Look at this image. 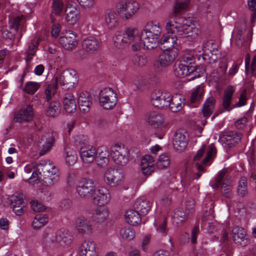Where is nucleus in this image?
<instances>
[{"label": "nucleus", "instance_id": "1", "mask_svg": "<svg viewBox=\"0 0 256 256\" xmlns=\"http://www.w3.org/2000/svg\"><path fill=\"white\" fill-rule=\"evenodd\" d=\"M114 40L116 47L122 48L132 43V44L140 43V38L137 28H127L122 34H116Z\"/></svg>", "mask_w": 256, "mask_h": 256}, {"label": "nucleus", "instance_id": "2", "mask_svg": "<svg viewBox=\"0 0 256 256\" xmlns=\"http://www.w3.org/2000/svg\"><path fill=\"white\" fill-rule=\"evenodd\" d=\"M49 160H41L40 162H32L27 164L24 168V172L26 174H30L32 172L31 176L28 179L29 183L34 184L36 183L40 178L42 172L43 174L47 171L46 166H52Z\"/></svg>", "mask_w": 256, "mask_h": 256}, {"label": "nucleus", "instance_id": "3", "mask_svg": "<svg viewBox=\"0 0 256 256\" xmlns=\"http://www.w3.org/2000/svg\"><path fill=\"white\" fill-rule=\"evenodd\" d=\"M56 92V86L48 85L45 88L44 99L45 102L52 100L49 104L46 110V114L50 117L54 118L57 116L60 112L61 105L60 102L56 100H54V97Z\"/></svg>", "mask_w": 256, "mask_h": 256}, {"label": "nucleus", "instance_id": "4", "mask_svg": "<svg viewBox=\"0 0 256 256\" xmlns=\"http://www.w3.org/2000/svg\"><path fill=\"white\" fill-rule=\"evenodd\" d=\"M178 28V36L186 38L189 41L196 39L200 33V30L195 26L194 22L190 18H184L181 26Z\"/></svg>", "mask_w": 256, "mask_h": 256}, {"label": "nucleus", "instance_id": "5", "mask_svg": "<svg viewBox=\"0 0 256 256\" xmlns=\"http://www.w3.org/2000/svg\"><path fill=\"white\" fill-rule=\"evenodd\" d=\"M226 170L224 169L220 170L217 174L214 180L210 182V186L212 188H218L220 186H222V192L227 198L231 195L232 186L230 180V177L225 176Z\"/></svg>", "mask_w": 256, "mask_h": 256}, {"label": "nucleus", "instance_id": "6", "mask_svg": "<svg viewBox=\"0 0 256 256\" xmlns=\"http://www.w3.org/2000/svg\"><path fill=\"white\" fill-rule=\"evenodd\" d=\"M78 82L76 72L70 69L64 71L58 77H56L54 86H56L60 84L63 89L68 90L73 88Z\"/></svg>", "mask_w": 256, "mask_h": 256}, {"label": "nucleus", "instance_id": "7", "mask_svg": "<svg viewBox=\"0 0 256 256\" xmlns=\"http://www.w3.org/2000/svg\"><path fill=\"white\" fill-rule=\"evenodd\" d=\"M100 105L106 110L112 108L118 102L117 94L110 88H104L99 94Z\"/></svg>", "mask_w": 256, "mask_h": 256}, {"label": "nucleus", "instance_id": "8", "mask_svg": "<svg viewBox=\"0 0 256 256\" xmlns=\"http://www.w3.org/2000/svg\"><path fill=\"white\" fill-rule=\"evenodd\" d=\"M128 150L124 146L115 144L111 147V155L114 162L120 166L126 165L129 160Z\"/></svg>", "mask_w": 256, "mask_h": 256}, {"label": "nucleus", "instance_id": "9", "mask_svg": "<svg viewBox=\"0 0 256 256\" xmlns=\"http://www.w3.org/2000/svg\"><path fill=\"white\" fill-rule=\"evenodd\" d=\"M139 9L138 2L134 1L120 2L116 4V10L122 19H128Z\"/></svg>", "mask_w": 256, "mask_h": 256}, {"label": "nucleus", "instance_id": "10", "mask_svg": "<svg viewBox=\"0 0 256 256\" xmlns=\"http://www.w3.org/2000/svg\"><path fill=\"white\" fill-rule=\"evenodd\" d=\"M95 186L92 180L89 178H82L78 184L76 192L82 198L92 197L94 192Z\"/></svg>", "mask_w": 256, "mask_h": 256}, {"label": "nucleus", "instance_id": "11", "mask_svg": "<svg viewBox=\"0 0 256 256\" xmlns=\"http://www.w3.org/2000/svg\"><path fill=\"white\" fill-rule=\"evenodd\" d=\"M170 94L167 92L155 90L151 94L152 105L158 108H168L170 105Z\"/></svg>", "mask_w": 256, "mask_h": 256}, {"label": "nucleus", "instance_id": "12", "mask_svg": "<svg viewBox=\"0 0 256 256\" xmlns=\"http://www.w3.org/2000/svg\"><path fill=\"white\" fill-rule=\"evenodd\" d=\"M34 116L33 106L26 104L19 110L14 113V120L16 122L22 124L31 121Z\"/></svg>", "mask_w": 256, "mask_h": 256}, {"label": "nucleus", "instance_id": "13", "mask_svg": "<svg viewBox=\"0 0 256 256\" xmlns=\"http://www.w3.org/2000/svg\"><path fill=\"white\" fill-rule=\"evenodd\" d=\"M104 178L108 185L116 186L122 182L123 174L120 170L110 168L105 171Z\"/></svg>", "mask_w": 256, "mask_h": 256}, {"label": "nucleus", "instance_id": "14", "mask_svg": "<svg viewBox=\"0 0 256 256\" xmlns=\"http://www.w3.org/2000/svg\"><path fill=\"white\" fill-rule=\"evenodd\" d=\"M196 68L188 66L176 62L174 66V74L178 78H184L187 76H192V79L200 76V74L197 72Z\"/></svg>", "mask_w": 256, "mask_h": 256}, {"label": "nucleus", "instance_id": "15", "mask_svg": "<svg viewBox=\"0 0 256 256\" xmlns=\"http://www.w3.org/2000/svg\"><path fill=\"white\" fill-rule=\"evenodd\" d=\"M59 42L65 50H72L78 44L76 33L71 30L66 31L60 37Z\"/></svg>", "mask_w": 256, "mask_h": 256}, {"label": "nucleus", "instance_id": "16", "mask_svg": "<svg viewBox=\"0 0 256 256\" xmlns=\"http://www.w3.org/2000/svg\"><path fill=\"white\" fill-rule=\"evenodd\" d=\"M140 42L138 44H134L132 45V49L134 51H136L143 47L145 49L152 50L156 48L158 42V38L151 36H142V35Z\"/></svg>", "mask_w": 256, "mask_h": 256}, {"label": "nucleus", "instance_id": "17", "mask_svg": "<svg viewBox=\"0 0 256 256\" xmlns=\"http://www.w3.org/2000/svg\"><path fill=\"white\" fill-rule=\"evenodd\" d=\"M162 50V52L158 56L157 64L163 68H166L174 62L178 56V50Z\"/></svg>", "mask_w": 256, "mask_h": 256}, {"label": "nucleus", "instance_id": "18", "mask_svg": "<svg viewBox=\"0 0 256 256\" xmlns=\"http://www.w3.org/2000/svg\"><path fill=\"white\" fill-rule=\"evenodd\" d=\"M93 202L99 206H103L106 204L110 200V196L108 189L104 186L94 189L93 196Z\"/></svg>", "mask_w": 256, "mask_h": 256}, {"label": "nucleus", "instance_id": "19", "mask_svg": "<svg viewBox=\"0 0 256 256\" xmlns=\"http://www.w3.org/2000/svg\"><path fill=\"white\" fill-rule=\"evenodd\" d=\"M188 142L187 132L184 130H178L175 133L173 140L174 148L178 152H182L186 147Z\"/></svg>", "mask_w": 256, "mask_h": 256}, {"label": "nucleus", "instance_id": "20", "mask_svg": "<svg viewBox=\"0 0 256 256\" xmlns=\"http://www.w3.org/2000/svg\"><path fill=\"white\" fill-rule=\"evenodd\" d=\"M47 171L44 174V182L46 186H52L59 180L58 170L53 164L46 166Z\"/></svg>", "mask_w": 256, "mask_h": 256}, {"label": "nucleus", "instance_id": "21", "mask_svg": "<svg viewBox=\"0 0 256 256\" xmlns=\"http://www.w3.org/2000/svg\"><path fill=\"white\" fill-rule=\"evenodd\" d=\"M52 240L55 244L56 246L64 247L70 244L72 236L68 230H60L56 233Z\"/></svg>", "mask_w": 256, "mask_h": 256}, {"label": "nucleus", "instance_id": "22", "mask_svg": "<svg viewBox=\"0 0 256 256\" xmlns=\"http://www.w3.org/2000/svg\"><path fill=\"white\" fill-rule=\"evenodd\" d=\"M232 234L233 240L236 244L244 246L250 242L246 230L242 227L234 226L232 230Z\"/></svg>", "mask_w": 256, "mask_h": 256}, {"label": "nucleus", "instance_id": "23", "mask_svg": "<svg viewBox=\"0 0 256 256\" xmlns=\"http://www.w3.org/2000/svg\"><path fill=\"white\" fill-rule=\"evenodd\" d=\"M96 149L91 145H84L81 146L80 153L82 161L86 163H90L95 159Z\"/></svg>", "mask_w": 256, "mask_h": 256}, {"label": "nucleus", "instance_id": "24", "mask_svg": "<svg viewBox=\"0 0 256 256\" xmlns=\"http://www.w3.org/2000/svg\"><path fill=\"white\" fill-rule=\"evenodd\" d=\"M242 138L240 133L235 131L228 132L222 138V140L226 148H231L236 145Z\"/></svg>", "mask_w": 256, "mask_h": 256}, {"label": "nucleus", "instance_id": "25", "mask_svg": "<svg viewBox=\"0 0 256 256\" xmlns=\"http://www.w3.org/2000/svg\"><path fill=\"white\" fill-rule=\"evenodd\" d=\"M177 37L174 34L166 33L164 34L159 42L161 50H178L174 48L176 44Z\"/></svg>", "mask_w": 256, "mask_h": 256}, {"label": "nucleus", "instance_id": "26", "mask_svg": "<svg viewBox=\"0 0 256 256\" xmlns=\"http://www.w3.org/2000/svg\"><path fill=\"white\" fill-rule=\"evenodd\" d=\"M162 32V28L159 22H150L145 26L142 32V36H151L159 38Z\"/></svg>", "mask_w": 256, "mask_h": 256}, {"label": "nucleus", "instance_id": "27", "mask_svg": "<svg viewBox=\"0 0 256 256\" xmlns=\"http://www.w3.org/2000/svg\"><path fill=\"white\" fill-rule=\"evenodd\" d=\"M92 103V98L88 92H81L78 96V104L80 109L84 112H88Z\"/></svg>", "mask_w": 256, "mask_h": 256}, {"label": "nucleus", "instance_id": "28", "mask_svg": "<svg viewBox=\"0 0 256 256\" xmlns=\"http://www.w3.org/2000/svg\"><path fill=\"white\" fill-rule=\"evenodd\" d=\"M100 42L94 37L90 36L84 39L82 46L86 52L93 54L98 51L100 46Z\"/></svg>", "mask_w": 256, "mask_h": 256}, {"label": "nucleus", "instance_id": "29", "mask_svg": "<svg viewBox=\"0 0 256 256\" xmlns=\"http://www.w3.org/2000/svg\"><path fill=\"white\" fill-rule=\"evenodd\" d=\"M55 138L52 132H48L44 135L40 140L42 149L40 152V156L44 155L52 147L54 142Z\"/></svg>", "mask_w": 256, "mask_h": 256}, {"label": "nucleus", "instance_id": "30", "mask_svg": "<svg viewBox=\"0 0 256 256\" xmlns=\"http://www.w3.org/2000/svg\"><path fill=\"white\" fill-rule=\"evenodd\" d=\"M141 169L145 176L151 174L154 171V160L150 155L144 156L141 160Z\"/></svg>", "mask_w": 256, "mask_h": 256}, {"label": "nucleus", "instance_id": "31", "mask_svg": "<svg viewBox=\"0 0 256 256\" xmlns=\"http://www.w3.org/2000/svg\"><path fill=\"white\" fill-rule=\"evenodd\" d=\"M204 94V90L202 87L198 86L192 92L188 104L190 106L197 107L202 101Z\"/></svg>", "mask_w": 256, "mask_h": 256}, {"label": "nucleus", "instance_id": "32", "mask_svg": "<svg viewBox=\"0 0 256 256\" xmlns=\"http://www.w3.org/2000/svg\"><path fill=\"white\" fill-rule=\"evenodd\" d=\"M170 105L168 107L173 112L180 111L184 104V98L181 94H176L172 96L170 95Z\"/></svg>", "mask_w": 256, "mask_h": 256}, {"label": "nucleus", "instance_id": "33", "mask_svg": "<svg viewBox=\"0 0 256 256\" xmlns=\"http://www.w3.org/2000/svg\"><path fill=\"white\" fill-rule=\"evenodd\" d=\"M95 158L99 166L106 164L109 161V152L107 147L102 146L98 148Z\"/></svg>", "mask_w": 256, "mask_h": 256}, {"label": "nucleus", "instance_id": "34", "mask_svg": "<svg viewBox=\"0 0 256 256\" xmlns=\"http://www.w3.org/2000/svg\"><path fill=\"white\" fill-rule=\"evenodd\" d=\"M76 228L78 232L82 234L92 232V228L90 222L84 217L78 218L76 222Z\"/></svg>", "mask_w": 256, "mask_h": 256}, {"label": "nucleus", "instance_id": "35", "mask_svg": "<svg viewBox=\"0 0 256 256\" xmlns=\"http://www.w3.org/2000/svg\"><path fill=\"white\" fill-rule=\"evenodd\" d=\"M80 256H97L94 243L90 240L84 242L81 246Z\"/></svg>", "mask_w": 256, "mask_h": 256}, {"label": "nucleus", "instance_id": "36", "mask_svg": "<svg viewBox=\"0 0 256 256\" xmlns=\"http://www.w3.org/2000/svg\"><path fill=\"white\" fill-rule=\"evenodd\" d=\"M151 205L150 202L142 198H138L136 200L134 207L140 213V214L144 216L148 214Z\"/></svg>", "mask_w": 256, "mask_h": 256}, {"label": "nucleus", "instance_id": "37", "mask_svg": "<svg viewBox=\"0 0 256 256\" xmlns=\"http://www.w3.org/2000/svg\"><path fill=\"white\" fill-rule=\"evenodd\" d=\"M234 92V90L232 86L228 87L224 92L222 105L223 108L226 111L230 112L233 108L236 107V106L230 107L232 96Z\"/></svg>", "mask_w": 256, "mask_h": 256}, {"label": "nucleus", "instance_id": "38", "mask_svg": "<svg viewBox=\"0 0 256 256\" xmlns=\"http://www.w3.org/2000/svg\"><path fill=\"white\" fill-rule=\"evenodd\" d=\"M63 105L65 110L72 113L76 110V104L74 96L72 93H66L63 98Z\"/></svg>", "mask_w": 256, "mask_h": 256}, {"label": "nucleus", "instance_id": "39", "mask_svg": "<svg viewBox=\"0 0 256 256\" xmlns=\"http://www.w3.org/2000/svg\"><path fill=\"white\" fill-rule=\"evenodd\" d=\"M108 216V210L106 208H101L95 210L92 216V220L98 224L104 222Z\"/></svg>", "mask_w": 256, "mask_h": 256}, {"label": "nucleus", "instance_id": "40", "mask_svg": "<svg viewBox=\"0 0 256 256\" xmlns=\"http://www.w3.org/2000/svg\"><path fill=\"white\" fill-rule=\"evenodd\" d=\"M65 19L70 24H75L79 18L80 12L76 6H70L66 10Z\"/></svg>", "mask_w": 256, "mask_h": 256}, {"label": "nucleus", "instance_id": "41", "mask_svg": "<svg viewBox=\"0 0 256 256\" xmlns=\"http://www.w3.org/2000/svg\"><path fill=\"white\" fill-rule=\"evenodd\" d=\"M216 99L210 96L206 100L203 104L202 112L204 118H208L212 114L216 104Z\"/></svg>", "mask_w": 256, "mask_h": 256}, {"label": "nucleus", "instance_id": "42", "mask_svg": "<svg viewBox=\"0 0 256 256\" xmlns=\"http://www.w3.org/2000/svg\"><path fill=\"white\" fill-rule=\"evenodd\" d=\"M105 22L109 28H114L118 25V16L114 11L108 10L105 15Z\"/></svg>", "mask_w": 256, "mask_h": 256}, {"label": "nucleus", "instance_id": "43", "mask_svg": "<svg viewBox=\"0 0 256 256\" xmlns=\"http://www.w3.org/2000/svg\"><path fill=\"white\" fill-rule=\"evenodd\" d=\"M192 0H176L174 14L176 16L187 10L191 5Z\"/></svg>", "mask_w": 256, "mask_h": 256}, {"label": "nucleus", "instance_id": "44", "mask_svg": "<svg viewBox=\"0 0 256 256\" xmlns=\"http://www.w3.org/2000/svg\"><path fill=\"white\" fill-rule=\"evenodd\" d=\"M147 122L150 125L158 128L163 123V118L159 113L152 112L148 116Z\"/></svg>", "mask_w": 256, "mask_h": 256}, {"label": "nucleus", "instance_id": "45", "mask_svg": "<svg viewBox=\"0 0 256 256\" xmlns=\"http://www.w3.org/2000/svg\"><path fill=\"white\" fill-rule=\"evenodd\" d=\"M125 215L126 220L130 224L136 225L140 222V214L136 210H128L126 212Z\"/></svg>", "mask_w": 256, "mask_h": 256}, {"label": "nucleus", "instance_id": "46", "mask_svg": "<svg viewBox=\"0 0 256 256\" xmlns=\"http://www.w3.org/2000/svg\"><path fill=\"white\" fill-rule=\"evenodd\" d=\"M190 216V215L187 214L186 212H184L182 208L177 209L173 216L174 222L178 226L180 225Z\"/></svg>", "mask_w": 256, "mask_h": 256}, {"label": "nucleus", "instance_id": "47", "mask_svg": "<svg viewBox=\"0 0 256 256\" xmlns=\"http://www.w3.org/2000/svg\"><path fill=\"white\" fill-rule=\"evenodd\" d=\"M48 216L46 214H38L36 216L32 226L34 229H38L44 226L48 222Z\"/></svg>", "mask_w": 256, "mask_h": 256}, {"label": "nucleus", "instance_id": "48", "mask_svg": "<svg viewBox=\"0 0 256 256\" xmlns=\"http://www.w3.org/2000/svg\"><path fill=\"white\" fill-rule=\"evenodd\" d=\"M66 164L69 166L74 164L77 160L76 152L72 148H68L64 149Z\"/></svg>", "mask_w": 256, "mask_h": 256}, {"label": "nucleus", "instance_id": "49", "mask_svg": "<svg viewBox=\"0 0 256 256\" xmlns=\"http://www.w3.org/2000/svg\"><path fill=\"white\" fill-rule=\"evenodd\" d=\"M218 52H212L202 53V56H198V60H203L206 64H212L218 58Z\"/></svg>", "mask_w": 256, "mask_h": 256}, {"label": "nucleus", "instance_id": "50", "mask_svg": "<svg viewBox=\"0 0 256 256\" xmlns=\"http://www.w3.org/2000/svg\"><path fill=\"white\" fill-rule=\"evenodd\" d=\"M237 192L242 197H244L247 195L248 192L247 179L246 177L240 178L237 188Z\"/></svg>", "mask_w": 256, "mask_h": 256}, {"label": "nucleus", "instance_id": "51", "mask_svg": "<svg viewBox=\"0 0 256 256\" xmlns=\"http://www.w3.org/2000/svg\"><path fill=\"white\" fill-rule=\"evenodd\" d=\"M170 164V157L168 154H162L160 156L156 166L159 169H164L168 168Z\"/></svg>", "mask_w": 256, "mask_h": 256}, {"label": "nucleus", "instance_id": "52", "mask_svg": "<svg viewBox=\"0 0 256 256\" xmlns=\"http://www.w3.org/2000/svg\"><path fill=\"white\" fill-rule=\"evenodd\" d=\"M38 44V40H37L36 42L32 41L30 43L28 44V48L26 52L27 60H30L32 58V57L35 55Z\"/></svg>", "mask_w": 256, "mask_h": 256}, {"label": "nucleus", "instance_id": "53", "mask_svg": "<svg viewBox=\"0 0 256 256\" xmlns=\"http://www.w3.org/2000/svg\"><path fill=\"white\" fill-rule=\"evenodd\" d=\"M203 53L218 52V45L213 40H208L204 44L202 47Z\"/></svg>", "mask_w": 256, "mask_h": 256}, {"label": "nucleus", "instance_id": "54", "mask_svg": "<svg viewBox=\"0 0 256 256\" xmlns=\"http://www.w3.org/2000/svg\"><path fill=\"white\" fill-rule=\"evenodd\" d=\"M131 82L136 86V89L141 90H144L146 88L147 84V82L146 80L138 76L132 78L131 80Z\"/></svg>", "mask_w": 256, "mask_h": 256}, {"label": "nucleus", "instance_id": "55", "mask_svg": "<svg viewBox=\"0 0 256 256\" xmlns=\"http://www.w3.org/2000/svg\"><path fill=\"white\" fill-rule=\"evenodd\" d=\"M64 4L62 0H53L52 6V12L60 15L64 9Z\"/></svg>", "mask_w": 256, "mask_h": 256}, {"label": "nucleus", "instance_id": "56", "mask_svg": "<svg viewBox=\"0 0 256 256\" xmlns=\"http://www.w3.org/2000/svg\"><path fill=\"white\" fill-rule=\"evenodd\" d=\"M120 235L123 239L131 240L134 237L135 232L131 228H124L120 230Z\"/></svg>", "mask_w": 256, "mask_h": 256}, {"label": "nucleus", "instance_id": "57", "mask_svg": "<svg viewBox=\"0 0 256 256\" xmlns=\"http://www.w3.org/2000/svg\"><path fill=\"white\" fill-rule=\"evenodd\" d=\"M11 201L12 206L17 205L26 208V203L23 200V194L21 193H18L16 195L12 196Z\"/></svg>", "mask_w": 256, "mask_h": 256}, {"label": "nucleus", "instance_id": "58", "mask_svg": "<svg viewBox=\"0 0 256 256\" xmlns=\"http://www.w3.org/2000/svg\"><path fill=\"white\" fill-rule=\"evenodd\" d=\"M40 85L37 82H28L26 84L24 90L28 94H34L39 88Z\"/></svg>", "mask_w": 256, "mask_h": 256}, {"label": "nucleus", "instance_id": "59", "mask_svg": "<svg viewBox=\"0 0 256 256\" xmlns=\"http://www.w3.org/2000/svg\"><path fill=\"white\" fill-rule=\"evenodd\" d=\"M133 64L138 66H144L147 63L146 56L145 55H136L132 60Z\"/></svg>", "mask_w": 256, "mask_h": 256}, {"label": "nucleus", "instance_id": "60", "mask_svg": "<svg viewBox=\"0 0 256 256\" xmlns=\"http://www.w3.org/2000/svg\"><path fill=\"white\" fill-rule=\"evenodd\" d=\"M22 16H16L12 18L10 20V28L14 29L16 32L19 28V26L21 24Z\"/></svg>", "mask_w": 256, "mask_h": 256}, {"label": "nucleus", "instance_id": "61", "mask_svg": "<svg viewBox=\"0 0 256 256\" xmlns=\"http://www.w3.org/2000/svg\"><path fill=\"white\" fill-rule=\"evenodd\" d=\"M194 202L192 198L187 200L186 202L185 210L187 214L191 216L194 212Z\"/></svg>", "mask_w": 256, "mask_h": 256}, {"label": "nucleus", "instance_id": "62", "mask_svg": "<svg viewBox=\"0 0 256 256\" xmlns=\"http://www.w3.org/2000/svg\"><path fill=\"white\" fill-rule=\"evenodd\" d=\"M182 24L176 22L175 24H172L171 22H168L166 24V28L167 30L166 33H170V34H174V31L172 30V28H175L176 30V36L178 35V26H181Z\"/></svg>", "mask_w": 256, "mask_h": 256}, {"label": "nucleus", "instance_id": "63", "mask_svg": "<svg viewBox=\"0 0 256 256\" xmlns=\"http://www.w3.org/2000/svg\"><path fill=\"white\" fill-rule=\"evenodd\" d=\"M214 210L212 208L208 210H206L204 212L202 220L203 222H206L208 220H212L214 218Z\"/></svg>", "mask_w": 256, "mask_h": 256}, {"label": "nucleus", "instance_id": "64", "mask_svg": "<svg viewBox=\"0 0 256 256\" xmlns=\"http://www.w3.org/2000/svg\"><path fill=\"white\" fill-rule=\"evenodd\" d=\"M216 149L213 144H210L208 148L206 155L204 158L202 160V164H206L211 158L212 156L216 154Z\"/></svg>", "mask_w": 256, "mask_h": 256}]
</instances>
